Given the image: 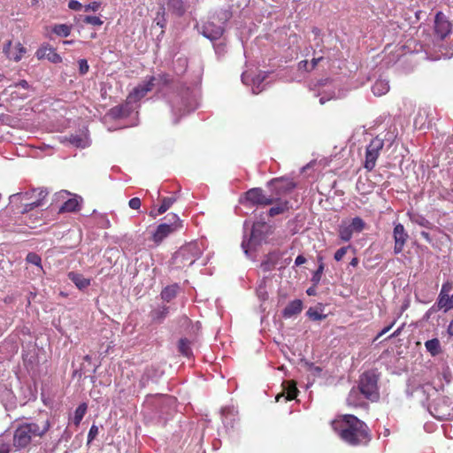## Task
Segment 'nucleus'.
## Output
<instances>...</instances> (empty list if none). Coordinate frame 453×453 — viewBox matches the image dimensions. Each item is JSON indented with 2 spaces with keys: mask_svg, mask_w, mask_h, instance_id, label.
<instances>
[{
  "mask_svg": "<svg viewBox=\"0 0 453 453\" xmlns=\"http://www.w3.org/2000/svg\"><path fill=\"white\" fill-rule=\"evenodd\" d=\"M180 286L177 283L166 286L161 291V298L169 303L177 296Z\"/></svg>",
  "mask_w": 453,
  "mask_h": 453,
  "instance_id": "5701e85b",
  "label": "nucleus"
},
{
  "mask_svg": "<svg viewBox=\"0 0 453 453\" xmlns=\"http://www.w3.org/2000/svg\"><path fill=\"white\" fill-rule=\"evenodd\" d=\"M306 315L311 320H323L326 318V315L320 313L317 308L311 307L307 311Z\"/></svg>",
  "mask_w": 453,
  "mask_h": 453,
  "instance_id": "37998d69",
  "label": "nucleus"
},
{
  "mask_svg": "<svg viewBox=\"0 0 453 453\" xmlns=\"http://www.w3.org/2000/svg\"><path fill=\"white\" fill-rule=\"evenodd\" d=\"M303 310V302L300 299L291 301L283 310L282 317L285 319L291 318L299 314Z\"/></svg>",
  "mask_w": 453,
  "mask_h": 453,
  "instance_id": "a211bd4d",
  "label": "nucleus"
},
{
  "mask_svg": "<svg viewBox=\"0 0 453 453\" xmlns=\"http://www.w3.org/2000/svg\"><path fill=\"white\" fill-rule=\"evenodd\" d=\"M68 279L81 290L85 289L90 285V279H87L82 274L75 272H70Z\"/></svg>",
  "mask_w": 453,
  "mask_h": 453,
  "instance_id": "4be33fe9",
  "label": "nucleus"
},
{
  "mask_svg": "<svg viewBox=\"0 0 453 453\" xmlns=\"http://www.w3.org/2000/svg\"><path fill=\"white\" fill-rule=\"evenodd\" d=\"M69 142L77 148H86L88 146V137L85 134H71Z\"/></svg>",
  "mask_w": 453,
  "mask_h": 453,
  "instance_id": "7c9ffc66",
  "label": "nucleus"
},
{
  "mask_svg": "<svg viewBox=\"0 0 453 453\" xmlns=\"http://www.w3.org/2000/svg\"><path fill=\"white\" fill-rule=\"evenodd\" d=\"M87 404L85 403L80 404L75 411H74V417H73V423L76 426H79L81 421L82 420L86 411H87Z\"/></svg>",
  "mask_w": 453,
  "mask_h": 453,
  "instance_id": "4c0bfd02",
  "label": "nucleus"
},
{
  "mask_svg": "<svg viewBox=\"0 0 453 453\" xmlns=\"http://www.w3.org/2000/svg\"><path fill=\"white\" fill-rule=\"evenodd\" d=\"M155 81L156 79L154 78V76H150L147 81L139 84L137 87H142V88L143 89L142 91L146 92L147 94L149 91H151L153 88H156Z\"/></svg>",
  "mask_w": 453,
  "mask_h": 453,
  "instance_id": "de8ad7c7",
  "label": "nucleus"
},
{
  "mask_svg": "<svg viewBox=\"0 0 453 453\" xmlns=\"http://www.w3.org/2000/svg\"><path fill=\"white\" fill-rule=\"evenodd\" d=\"M26 261L28 264L35 265V266H37L40 271H43L42 265V258L38 254L35 252H29L27 255Z\"/></svg>",
  "mask_w": 453,
  "mask_h": 453,
  "instance_id": "79ce46f5",
  "label": "nucleus"
},
{
  "mask_svg": "<svg viewBox=\"0 0 453 453\" xmlns=\"http://www.w3.org/2000/svg\"><path fill=\"white\" fill-rule=\"evenodd\" d=\"M202 255V250L197 242H191L181 246L171 258V265L176 269L192 265Z\"/></svg>",
  "mask_w": 453,
  "mask_h": 453,
  "instance_id": "20e7f679",
  "label": "nucleus"
},
{
  "mask_svg": "<svg viewBox=\"0 0 453 453\" xmlns=\"http://www.w3.org/2000/svg\"><path fill=\"white\" fill-rule=\"evenodd\" d=\"M167 222L165 224L176 225V231L182 227V221L180 219L178 215L176 214H169L165 217Z\"/></svg>",
  "mask_w": 453,
  "mask_h": 453,
  "instance_id": "8fccbe9b",
  "label": "nucleus"
},
{
  "mask_svg": "<svg viewBox=\"0 0 453 453\" xmlns=\"http://www.w3.org/2000/svg\"><path fill=\"white\" fill-rule=\"evenodd\" d=\"M100 6H101L100 2H92L84 6V11L85 12H89V11L96 12L100 8Z\"/></svg>",
  "mask_w": 453,
  "mask_h": 453,
  "instance_id": "bf43d9fd",
  "label": "nucleus"
},
{
  "mask_svg": "<svg viewBox=\"0 0 453 453\" xmlns=\"http://www.w3.org/2000/svg\"><path fill=\"white\" fill-rule=\"evenodd\" d=\"M353 233L354 232L349 225L342 224L339 226V237L344 242H349L351 239Z\"/></svg>",
  "mask_w": 453,
  "mask_h": 453,
  "instance_id": "58836bf2",
  "label": "nucleus"
},
{
  "mask_svg": "<svg viewBox=\"0 0 453 453\" xmlns=\"http://www.w3.org/2000/svg\"><path fill=\"white\" fill-rule=\"evenodd\" d=\"M178 351L186 357L192 356L191 342L187 338L180 339L178 342Z\"/></svg>",
  "mask_w": 453,
  "mask_h": 453,
  "instance_id": "c85d7f7f",
  "label": "nucleus"
},
{
  "mask_svg": "<svg viewBox=\"0 0 453 453\" xmlns=\"http://www.w3.org/2000/svg\"><path fill=\"white\" fill-rule=\"evenodd\" d=\"M436 303L437 307L439 306V308H442L445 312L452 309L450 297H443L442 296L437 298Z\"/></svg>",
  "mask_w": 453,
  "mask_h": 453,
  "instance_id": "c03bdc74",
  "label": "nucleus"
},
{
  "mask_svg": "<svg viewBox=\"0 0 453 453\" xmlns=\"http://www.w3.org/2000/svg\"><path fill=\"white\" fill-rule=\"evenodd\" d=\"M265 78V75H257L256 77L251 78L253 94H258L265 89L264 86H261Z\"/></svg>",
  "mask_w": 453,
  "mask_h": 453,
  "instance_id": "e433bc0d",
  "label": "nucleus"
},
{
  "mask_svg": "<svg viewBox=\"0 0 453 453\" xmlns=\"http://www.w3.org/2000/svg\"><path fill=\"white\" fill-rule=\"evenodd\" d=\"M388 90L389 84L386 80H377L372 87V93L377 96L385 95Z\"/></svg>",
  "mask_w": 453,
  "mask_h": 453,
  "instance_id": "393cba45",
  "label": "nucleus"
},
{
  "mask_svg": "<svg viewBox=\"0 0 453 453\" xmlns=\"http://www.w3.org/2000/svg\"><path fill=\"white\" fill-rule=\"evenodd\" d=\"M271 228L272 226L265 221H257L253 224L249 240H243L242 242V248L246 255L249 253L250 247L260 245L266 240L272 233Z\"/></svg>",
  "mask_w": 453,
  "mask_h": 453,
  "instance_id": "423d86ee",
  "label": "nucleus"
},
{
  "mask_svg": "<svg viewBox=\"0 0 453 453\" xmlns=\"http://www.w3.org/2000/svg\"><path fill=\"white\" fill-rule=\"evenodd\" d=\"M176 201L174 197H165L162 200V203L157 209V213L154 214L153 211L150 212V215L156 217L157 215H160L165 213L172 204Z\"/></svg>",
  "mask_w": 453,
  "mask_h": 453,
  "instance_id": "c9c22d12",
  "label": "nucleus"
},
{
  "mask_svg": "<svg viewBox=\"0 0 453 453\" xmlns=\"http://www.w3.org/2000/svg\"><path fill=\"white\" fill-rule=\"evenodd\" d=\"M280 258V255L279 252L273 251L270 252L265 259L261 263L260 267L265 272H270L275 268Z\"/></svg>",
  "mask_w": 453,
  "mask_h": 453,
  "instance_id": "6ab92c4d",
  "label": "nucleus"
},
{
  "mask_svg": "<svg viewBox=\"0 0 453 453\" xmlns=\"http://www.w3.org/2000/svg\"><path fill=\"white\" fill-rule=\"evenodd\" d=\"M10 203L15 207L16 210L20 212V210L24 209L25 199L23 197V192L13 194L10 196Z\"/></svg>",
  "mask_w": 453,
  "mask_h": 453,
  "instance_id": "72a5a7b5",
  "label": "nucleus"
},
{
  "mask_svg": "<svg viewBox=\"0 0 453 453\" xmlns=\"http://www.w3.org/2000/svg\"><path fill=\"white\" fill-rule=\"evenodd\" d=\"M268 211L267 215L269 217H275L276 215L282 214L289 210V201L280 199L276 201Z\"/></svg>",
  "mask_w": 453,
  "mask_h": 453,
  "instance_id": "aec40b11",
  "label": "nucleus"
},
{
  "mask_svg": "<svg viewBox=\"0 0 453 453\" xmlns=\"http://www.w3.org/2000/svg\"><path fill=\"white\" fill-rule=\"evenodd\" d=\"M3 52L9 59L18 62L21 59L23 54L26 53V48L23 47L21 43L18 42L16 47L12 50V41H8L4 45Z\"/></svg>",
  "mask_w": 453,
  "mask_h": 453,
  "instance_id": "f3484780",
  "label": "nucleus"
},
{
  "mask_svg": "<svg viewBox=\"0 0 453 453\" xmlns=\"http://www.w3.org/2000/svg\"><path fill=\"white\" fill-rule=\"evenodd\" d=\"M349 248V246H347V247H342L339 250H337L336 252L334 253V259L336 261H341L342 259V257L345 256V254L347 253V250Z\"/></svg>",
  "mask_w": 453,
  "mask_h": 453,
  "instance_id": "13d9d810",
  "label": "nucleus"
},
{
  "mask_svg": "<svg viewBox=\"0 0 453 453\" xmlns=\"http://www.w3.org/2000/svg\"><path fill=\"white\" fill-rule=\"evenodd\" d=\"M78 64H79V73L81 75H85L88 72V69H89V65L88 64V61L84 58L82 59H80L78 61Z\"/></svg>",
  "mask_w": 453,
  "mask_h": 453,
  "instance_id": "6e6d98bb",
  "label": "nucleus"
},
{
  "mask_svg": "<svg viewBox=\"0 0 453 453\" xmlns=\"http://www.w3.org/2000/svg\"><path fill=\"white\" fill-rule=\"evenodd\" d=\"M332 427L340 438L349 445L367 444L372 437L367 425L351 414L332 422Z\"/></svg>",
  "mask_w": 453,
  "mask_h": 453,
  "instance_id": "f03ea898",
  "label": "nucleus"
},
{
  "mask_svg": "<svg viewBox=\"0 0 453 453\" xmlns=\"http://www.w3.org/2000/svg\"><path fill=\"white\" fill-rule=\"evenodd\" d=\"M155 81L156 79L154 78V76H150L147 81L139 84L137 87H142V88L143 89L142 91L146 92L147 94L149 91H151L153 88H156Z\"/></svg>",
  "mask_w": 453,
  "mask_h": 453,
  "instance_id": "49530a36",
  "label": "nucleus"
},
{
  "mask_svg": "<svg viewBox=\"0 0 453 453\" xmlns=\"http://www.w3.org/2000/svg\"><path fill=\"white\" fill-rule=\"evenodd\" d=\"M68 7L72 10L79 11L81 9L82 4L76 0H71L69 1Z\"/></svg>",
  "mask_w": 453,
  "mask_h": 453,
  "instance_id": "e2e57ef3",
  "label": "nucleus"
},
{
  "mask_svg": "<svg viewBox=\"0 0 453 453\" xmlns=\"http://www.w3.org/2000/svg\"><path fill=\"white\" fill-rule=\"evenodd\" d=\"M453 29L452 23L442 12H437L434 16V32L440 41H444Z\"/></svg>",
  "mask_w": 453,
  "mask_h": 453,
  "instance_id": "9d476101",
  "label": "nucleus"
},
{
  "mask_svg": "<svg viewBox=\"0 0 453 453\" xmlns=\"http://www.w3.org/2000/svg\"><path fill=\"white\" fill-rule=\"evenodd\" d=\"M128 205L131 209L137 210L141 207V200L138 197H134L129 200Z\"/></svg>",
  "mask_w": 453,
  "mask_h": 453,
  "instance_id": "680f3d73",
  "label": "nucleus"
},
{
  "mask_svg": "<svg viewBox=\"0 0 453 453\" xmlns=\"http://www.w3.org/2000/svg\"><path fill=\"white\" fill-rule=\"evenodd\" d=\"M51 423L48 418H27L17 424L14 432L12 445L16 450L27 449L30 444L39 442L50 430Z\"/></svg>",
  "mask_w": 453,
  "mask_h": 453,
  "instance_id": "f257e3e1",
  "label": "nucleus"
},
{
  "mask_svg": "<svg viewBox=\"0 0 453 453\" xmlns=\"http://www.w3.org/2000/svg\"><path fill=\"white\" fill-rule=\"evenodd\" d=\"M225 32L222 25L216 24L214 20H209L201 27V34L211 41L219 39Z\"/></svg>",
  "mask_w": 453,
  "mask_h": 453,
  "instance_id": "f8f14e48",
  "label": "nucleus"
},
{
  "mask_svg": "<svg viewBox=\"0 0 453 453\" xmlns=\"http://www.w3.org/2000/svg\"><path fill=\"white\" fill-rule=\"evenodd\" d=\"M306 262V258L303 255H299L296 257L295 260V265L299 266Z\"/></svg>",
  "mask_w": 453,
  "mask_h": 453,
  "instance_id": "774afa93",
  "label": "nucleus"
},
{
  "mask_svg": "<svg viewBox=\"0 0 453 453\" xmlns=\"http://www.w3.org/2000/svg\"><path fill=\"white\" fill-rule=\"evenodd\" d=\"M155 81L156 79L154 78V76H150L147 81L139 84L137 87H142V88L143 89L142 91L146 92L147 94L149 91H151L153 88H156Z\"/></svg>",
  "mask_w": 453,
  "mask_h": 453,
  "instance_id": "a18cd8bd",
  "label": "nucleus"
},
{
  "mask_svg": "<svg viewBox=\"0 0 453 453\" xmlns=\"http://www.w3.org/2000/svg\"><path fill=\"white\" fill-rule=\"evenodd\" d=\"M360 390L358 388H353L346 399L347 403L351 406H358L360 405Z\"/></svg>",
  "mask_w": 453,
  "mask_h": 453,
  "instance_id": "f704fd0d",
  "label": "nucleus"
},
{
  "mask_svg": "<svg viewBox=\"0 0 453 453\" xmlns=\"http://www.w3.org/2000/svg\"><path fill=\"white\" fill-rule=\"evenodd\" d=\"M412 221L426 228H431L432 226L431 222L420 215H418L416 218L412 219Z\"/></svg>",
  "mask_w": 453,
  "mask_h": 453,
  "instance_id": "5fc2aeb1",
  "label": "nucleus"
},
{
  "mask_svg": "<svg viewBox=\"0 0 453 453\" xmlns=\"http://www.w3.org/2000/svg\"><path fill=\"white\" fill-rule=\"evenodd\" d=\"M395 322L391 323L389 326L384 327L379 334L378 335L376 336L375 340L379 339L380 337H381L382 335H384L385 334H387L390 329L391 327L394 326Z\"/></svg>",
  "mask_w": 453,
  "mask_h": 453,
  "instance_id": "338daca9",
  "label": "nucleus"
},
{
  "mask_svg": "<svg viewBox=\"0 0 453 453\" xmlns=\"http://www.w3.org/2000/svg\"><path fill=\"white\" fill-rule=\"evenodd\" d=\"M49 191L46 188H32L28 191L23 192L25 199L24 209L20 210V213H27L35 208L40 207L43 204V200L48 196Z\"/></svg>",
  "mask_w": 453,
  "mask_h": 453,
  "instance_id": "1a4fd4ad",
  "label": "nucleus"
},
{
  "mask_svg": "<svg viewBox=\"0 0 453 453\" xmlns=\"http://www.w3.org/2000/svg\"><path fill=\"white\" fill-rule=\"evenodd\" d=\"M168 313H169V307L165 305L159 309L152 311L151 317H152L153 321L161 323L166 318Z\"/></svg>",
  "mask_w": 453,
  "mask_h": 453,
  "instance_id": "2f4dec72",
  "label": "nucleus"
},
{
  "mask_svg": "<svg viewBox=\"0 0 453 453\" xmlns=\"http://www.w3.org/2000/svg\"><path fill=\"white\" fill-rule=\"evenodd\" d=\"M266 187L270 192L272 198L279 201L281 196L290 193L295 188L296 183L288 178H274L269 180Z\"/></svg>",
  "mask_w": 453,
  "mask_h": 453,
  "instance_id": "6e6552de",
  "label": "nucleus"
},
{
  "mask_svg": "<svg viewBox=\"0 0 453 453\" xmlns=\"http://www.w3.org/2000/svg\"><path fill=\"white\" fill-rule=\"evenodd\" d=\"M97 434L98 426L96 425H92L88 434V442H91L96 437Z\"/></svg>",
  "mask_w": 453,
  "mask_h": 453,
  "instance_id": "4d7b16f0",
  "label": "nucleus"
},
{
  "mask_svg": "<svg viewBox=\"0 0 453 453\" xmlns=\"http://www.w3.org/2000/svg\"><path fill=\"white\" fill-rule=\"evenodd\" d=\"M357 388L366 399L372 402L379 399L378 377L374 372H364L360 376Z\"/></svg>",
  "mask_w": 453,
  "mask_h": 453,
  "instance_id": "0eeeda50",
  "label": "nucleus"
},
{
  "mask_svg": "<svg viewBox=\"0 0 453 453\" xmlns=\"http://www.w3.org/2000/svg\"><path fill=\"white\" fill-rule=\"evenodd\" d=\"M82 21L92 26H101L103 24V20L96 16H85Z\"/></svg>",
  "mask_w": 453,
  "mask_h": 453,
  "instance_id": "603ef678",
  "label": "nucleus"
},
{
  "mask_svg": "<svg viewBox=\"0 0 453 453\" xmlns=\"http://www.w3.org/2000/svg\"><path fill=\"white\" fill-rule=\"evenodd\" d=\"M452 289H453V285H452V283H450L449 281L442 284L441 288L442 293H449V294L451 292Z\"/></svg>",
  "mask_w": 453,
  "mask_h": 453,
  "instance_id": "0e129e2a",
  "label": "nucleus"
},
{
  "mask_svg": "<svg viewBox=\"0 0 453 453\" xmlns=\"http://www.w3.org/2000/svg\"><path fill=\"white\" fill-rule=\"evenodd\" d=\"M153 76L156 79L155 83L157 89H162L164 87L169 86L173 81L171 75L165 73Z\"/></svg>",
  "mask_w": 453,
  "mask_h": 453,
  "instance_id": "bb28decb",
  "label": "nucleus"
},
{
  "mask_svg": "<svg viewBox=\"0 0 453 453\" xmlns=\"http://www.w3.org/2000/svg\"><path fill=\"white\" fill-rule=\"evenodd\" d=\"M176 232V225L160 224L152 235V240L156 244H160L169 234Z\"/></svg>",
  "mask_w": 453,
  "mask_h": 453,
  "instance_id": "dca6fc26",
  "label": "nucleus"
},
{
  "mask_svg": "<svg viewBox=\"0 0 453 453\" xmlns=\"http://www.w3.org/2000/svg\"><path fill=\"white\" fill-rule=\"evenodd\" d=\"M71 30H72V27L71 26H68L66 24H59V25H56L52 31L59 35V36H62V37H67L70 35L71 34Z\"/></svg>",
  "mask_w": 453,
  "mask_h": 453,
  "instance_id": "ea45409f",
  "label": "nucleus"
},
{
  "mask_svg": "<svg viewBox=\"0 0 453 453\" xmlns=\"http://www.w3.org/2000/svg\"><path fill=\"white\" fill-rule=\"evenodd\" d=\"M154 22L160 28L165 27V26L167 24V13L165 11V7L164 5H161L159 7V10L157 13L155 19H154Z\"/></svg>",
  "mask_w": 453,
  "mask_h": 453,
  "instance_id": "473e14b6",
  "label": "nucleus"
},
{
  "mask_svg": "<svg viewBox=\"0 0 453 453\" xmlns=\"http://www.w3.org/2000/svg\"><path fill=\"white\" fill-rule=\"evenodd\" d=\"M231 18L232 12L226 9H220L212 16V19L218 21L223 27Z\"/></svg>",
  "mask_w": 453,
  "mask_h": 453,
  "instance_id": "c756f323",
  "label": "nucleus"
},
{
  "mask_svg": "<svg viewBox=\"0 0 453 453\" xmlns=\"http://www.w3.org/2000/svg\"><path fill=\"white\" fill-rule=\"evenodd\" d=\"M384 146V141L378 136L371 141L366 148L365 168L367 171H372L376 165V160L380 155V151Z\"/></svg>",
  "mask_w": 453,
  "mask_h": 453,
  "instance_id": "9b49d317",
  "label": "nucleus"
},
{
  "mask_svg": "<svg viewBox=\"0 0 453 453\" xmlns=\"http://www.w3.org/2000/svg\"><path fill=\"white\" fill-rule=\"evenodd\" d=\"M284 392L276 396V401L279 402L280 398L284 397L287 401H291L297 396L298 389L293 381H288L284 388Z\"/></svg>",
  "mask_w": 453,
  "mask_h": 453,
  "instance_id": "412c9836",
  "label": "nucleus"
},
{
  "mask_svg": "<svg viewBox=\"0 0 453 453\" xmlns=\"http://www.w3.org/2000/svg\"><path fill=\"white\" fill-rule=\"evenodd\" d=\"M418 392L422 393L423 395H429L430 391H433L434 393H437V390L435 388H434L431 384H425L417 388ZM426 401H428V396H426Z\"/></svg>",
  "mask_w": 453,
  "mask_h": 453,
  "instance_id": "864d4df0",
  "label": "nucleus"
},
{
  "mask_svg": "<svg viewBox=\"0 0 453 453\" xmlns=\"http://www.w3.org/2000/svg\"><path fill=\"white\" fill-rule=\"evenodd\" d=\"M80 203L77 197L65 201L59 209V212H73L79 210Z\"/></svg>",
  "mask_w": 453,
  "mask_h": 453,
  "instance_id": "cd10ccee",
  "label": "nucleus"
},
{
  "mask_svg": "<svg viewBox=\"0 0 453 453\" xmlns=\"http://www.w3.org/2000/svg\"><path fill=\"white\" fill-rule=\"evenodd\" d=\"M324 270H325V264L319 265L317 270L314 272V273L311 277V282L314 286L319 285V283L321 280V276L324 273Z\"/></svg>",
  "mask_w": 453,
  "mask_h": 453,
  "instance_id": "09e8293b",
  "label": "nucleus"
},
{
  "mask_svg": "<svg viewBox=\"0 0 453 453\" xmlns=\"http://www.w3.org/2000/svg\"><path fill=\"white\" fill-rule=\"evenodd\" d=\"M239 203L242 205H251L257 207H265L275 203L268 193L261 188H252L244 192L239 198Z\"/></svg>",
  "mask_w": 453,
  "mask_h": 453,
  "instance_id": "39448f33",
  "label": "nucleus"
},
{
  "mask_svg": "<svg viewBox=\"0 0 453 453\" xmlns=\"http://www.w3.org/2000/svg\"><path fill=\"white\" fill-rule=\"evenodd\" d=\"M108 115L113 119H124L129 115V110L127 105L119 104L110 109Z\"/></svg>",
  "mask_w": 453,
  "mask_h": 453,
  "instance_id": "b1692460",
  "label": "nucleus"
},
{
  "mask_svg": "<svg viewBox=\"0 0 453 453\" xmlns=\"http://www.w3.org/2000/svg\"><path fill=\"white\" fill-rule=\"evenodd\" d=\"M308 370L315 376H319L322 372L319 366H315L312 363H306Z\"/></svg>",
  "mask_w": 453,
  "mask_h": 453,
  "instance_id": "052dcab7",
  "label": "nucleus"
},
{
  "mask_svg": "<svg viewBox=\"0 0 453 453\" xmlns=\"http://www.w3.org/2000/svg\"><path fill=\"white\" fill-rule=\"evenodd\" d=\"M164 5L165 7V11L167 10L173 15L177 18H180L184 16L188 8L189 7L188 4L184 0H162Z\"/></svg>",
  "mask_w": 453,
  "mask_h": 453,
  "instance_id": "4468645a",
  "label": "nucleus"
},
{
  "mask_svg": "<svg viewBox=\"0 0 453 453\" xmlns=\"http://www.w3.org/2000/svg\"><path fill=\"white\" fill-rule=\"evenodd\" d=\"M142 87H135L133 91L130 93L129 97L134 100H140L143 96H146V92L142 91Z\"/></svg>",
  "mask_w": 453,
  "mask_h": 453,
  "instance_id": "3c124183",
  "label": "nucleus"
},
{
  "mask_svg": "<svg viewBox=\"0 0 453 453\" xmlns=\"http://www.w3.org/2000/svg\"><path fill=\"white\" fill-rule=\"evenodd\" d=\"M425 347L433 357H435L441 352V343L437 338L426 341L425 342Z\"/></svg>",
  "mask_w": 453,
  "mask_h": 453,
  "instance_id": "a878e982",
  "label": "nucleus"
},
{
  "mask_svg": "<svg viewBox=\"0 0 453 453\" xmlns=\"http://www.w3.org/2000/svg\"><path fill=\"white\" fill-rule=\"evenodd\" d=\"M35 56L38 59H48L53 64H58L62 62V58L56 52V50L51 47L49 43L42 44L35 52Z\"/></svg>",
  "mask_w": 453,
  "mask_h": 453,
  "instance_id": "2eb2a0df",
  "label": "nucleus"
},
{
  "mask_svg": "<svg viewBox=\"0 0 453 453\" xmlns=\"http://www.w3.org/2000/svg\"><path fill=\"white\" fill-rule=\"evenodd\" d=\"M171 107L175 116L173 123L177 124L181 116L189 113L196 107V99L188 87L181 86L180 92L171 100Z\"/></svg>",
  "mask_w": 453,
  "mask_h": 453,
  "instance_id": "7ed1b4c3",
  "label": "nucleus"
},
{
  "mask_svg": "<svg viewBox=\"0 0 453 453\" xmlns=\"http://www.w3.org/2000/svg\"><path fill=\"white\" fill-rule=\"evenodd\" d=\"M353 232L360 233L365 228V222L360 217H355L349 225Z\"/></svg>",
  "mask_w": 453,
  "mask_h": 453,
  "instance_id": "a19ab883",
  "label": "nucleus"
},
{
  "mask_svg": "<svg viewBox=\"0 0 453 453\" xmlns=\"http://www.w3.org/2000/svg\"><path fill=\"white\" fill-rule=\"evenodd\" d=\"M442 308H439V306L437 307V303H434V305L427 311L426 316L427 318L430 317L431 314L433 313H435L437 311H439L440 310H441Z\"/></svg>",
  "mask_w": 453,
  "mask_h": 453,
  "instance_id": "69168bd1",
  "label": "nucleus"
},
{
  "mask_svg": "<svg viewBox=\"0 0 453 453\" xmlns=\"http://www.w3.org/2000/svg\"><path fill=\"white\" fill-rule=\"evenodd\" d=\"M393 237L395 240L394 253L397 255L403 251V247L409 238V234L401 223L395 224Z\"/></svg>",
  "mask_w": 453,
  "mask_h": 453,
  "instance_id": "ddd939ff",
  "label": "nucleus"
}]
</instances>
